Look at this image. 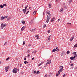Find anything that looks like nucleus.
Returning <instances> with one entry per match:
<instances>
[{
    "mask_svg": "<svg viewBox=\"0 0 77 77\" xmlns=\"http://www.w3.org/2000/svg\"><path fill=\"white\" fill-rule=\"evenodd\" d=\"M73 54H74V55H76L77 54V52H74L73 53H72Z\"/></svg>",
    "mask_w": 77,
    "mask_h": 77,
    "instance_id": "14",
    "label": "nucleus"
},
{
    "mask_svg": "<svg viewBox=\"0 0 77 77\" xmlns=\"http://www.w3.org/2000/svg\"><path fill=\"white\" fill-rule=\"evenodd\" d=\"M57 74H60V71H58Z\"/></svg>",
    "mask_w": 77,
    "mask_h": 77,
    "instance_id": "35",
    "label": "nucleus"
},
{
    "mask_svg": "<svg viewBox=\"0 0 77 77\" xmlns=\"http://www.w3.org/2000/svg\"><path fill=\"white\" fill-rule=\"evenodd\" d=\"M52 52H55L56 51V49H54L52 51Z\"/></svg>",
    "mask_w": 77,
    "mask_h": 77,
    "instance_id": "22",
    "label": "nucleus"
},
{
    "mask_svg": "<svg viewBox=\"0 0 77 77\" xmlns=\"http://www.w3.org/2000/svg\"><path fill=\"white\" fill-rule=\"evenodd\" d=\"M30 31L31 32H32V31H33V32H34V31H35V29H32Z\"/></svg>",
    "mask_w": 77,
    "mask_h": 77,
    "instance_id": "28",
    "label": "nucleus"
},
{
    "mask_svg": "<svg viewBox=\"0 0 77 77\" xmlns=\"http://www.w3.org/2000/svg\"><path fill=\"white\" fill-rule=\"evenodd\" d=\"M35 59V57H34L33 58H32V60H34V59Z\"/></svg>",
    "mask_w": 77,
    "mask_h": 77,
    "instance_id": "43",
    "label": "nucleus"
},
{
    "mask_svg": "<svg viewBox=\"0 0 77 77\" xmlns=\"http://www.w3.org/2000/svg\"><path fill=\"white\" fill-rule=\"evenodd\" d=\"M63 6H66V5H65V3H63Z\"/></svg>",
    "mask_w": 77,
    "mask_h": 77,
    "instance_id": "32",
    "label": "nucleus"
},
{
    "mask_svg": "<svg viewBox=\"0 0 77 77\" xmlns=\"http://www.w3.org/2000/svg\"><path fill=\"white\" fill-rule=\"evenodd\" d=\"M39 71H37V74H39Z\"/></svg>",
    "mask_w": 77,
    "mask_h": 77,
    "instance_id": "44",
    "label": "nucleus"
},
{
    "mask_svg": "<svg viewBox=\"0 0 77 77\" xmlns=\"http://www.w3.org/2000/svg\"><path fill=\"white\" fill-rule=\"evenodd\" d=\"M5 26H6V25L5 24L3 26L4 27H5Z\"/></svg>",
    "mask_w": 77,
    "mask_h": 77,
    "instance_id": "46",
    "label": "nucleus"
},
{
    "mask_svg": "<svg viewBox=\"0 0 77 77\" xmlns=\"http://www.w3.org/2000/svg\"><path fill=\"white\" fill-rule=\"evenodd\" d=\"M63 69V67L62 66H60V69H62H62Z\"/></svg>",
    "mask_w": 77,
    "mask_h": 77,
    "instance_id": "5",
    "label": "nucleus"
},
{
    "mask_svg": "<svg viewBox=\"0 0 77 77\" xmlns=\"http://www.w3.org/2000/svg\"><path fill=\"white\" fill-rule=\"evenodd\" d=\"M48 63H46V66H47V65H48Z\"/></svg>",
    "mask_w": 77,
    "mask_h": 77,
    "instance_id": "60",
    "label": "nucleus"
},
{
    "mask_svg": "<svg viewBox=\"0 0 77 77\" xmlns=\"http://www.w3.org/2000/svg\"><path fill=\"white\" fill-rule=\"evenodd\" d=\"M17 68H14L13 70V73H17V70H17Z\"/></svg>",
    "mask_w": 77,
    "mask_h": 77,
    "instance_id": "2",
    "label": "nucleus"
},
{
    "mask_svg": "<svg viewBox=\"0 0 77 77\" xmlns=\"http://www.w3.org/2000/svg\"><path fill=\"white\" fill-rule=\"evenodd\" d=\"M43 63H44V62H42L40 64H41V65L42 64H43Z\"/></svg>",
    "mask_w": 77,
    "mask_h": 77,
    "instance_id": "61",
    "label": "nucleus"
},
{
    "mask_svg": "<svg viewBox=\"0 0 77 77\" xmlns=\"http://www.w3.org/2000/svg\"><path fill=\"white\" fill-rule=\"evenodd\" d=\"M25 44V42L24 41L23 42V45H24Z\"/></svg>",
    "mask_w": 77,
    "mask_h": 77,
    "instance_id": "36",
    "label": "nucleus"
},
{
    "mask_svg": "<svg viewBox=\"0 0 77 77\" xmlns=\"http://www.w3.org/2000/svg\"><path fill=\"white\" fill-rule=\"evenodd\" d=\"M54 21V18H53L51 20V22H53Z\"/></svg>",
    "mask_w": 77,
    "mask_h": 77,
    "instance_id": "12",
    "label": "nucleus"
},
{
    "mask_svg": "<svg viewBox=\"0 0 77 77\" xmlns=\"http://www.w3.org/2000/svg\"><path fill=\"white\" fill-rule=\"evenodd\" d=\"M21 22H22V23H23V24H25V21H24V20H22L21 21Z\"/></svg>",
    "mask_w": 77,
    "mask_h": 77,
    "instance_id": "18",
    "label": "nucleus"
},
{
    "mask_svg": "<svg viewBox=\"0 0 77 77\" xmlns=\"http://www.w3.org/2000/svg\"><path fill=\"white\" fill-rule=\"evenodd\" d=\"M1 20H4V17L2 16L1 17Z\"/></svg>",
    "mask_w": 77,
    "mask_h": 77,
    "instance_id": "24",
    "label": "nucleus"
},
{
    "mask_svg": "<svg viewBox=\"0 0 77 77\" xmlns=\"http://www.w3.org/2000/svg\"><path fill=\"white\" fill-rule=\"evenodd\" d=\"M27 7H28V5L26 6V7H25V9H23V11H24L25 10H26V9H27Z\"/></svg>",
    "mask_w": 77,
    "mask_h": 77,
    "instance_id": "9",
    "label": "nucleus"
},
{
    "mask_svg": "<svg viewBox=\"0 0 77 77\" xmlns=\"http://www.w3.org/2000/svg\"><path fill=\"white\" fill-rule=\"evenodd\" d=\"M74 36H72V38H71L70 40V41H72V40H73L74 39Z\"/></svg>",
    "mask_w": 77,
    "mask_h": 77,
    "instance_id": "10",
    "label": "nucleus"
},
{
    "mask_svg": "<svg viewBox=\"0 0 77 77\" xmlns=\"http://www.w3.org/2000/svg\"><path fill=\"white\" fill-rule=\"evenodd\" d=\"M59 74H56V76H59Z\"/></svg>",
    "mask_w": 77,
    "mask_h": 77,
    "instance_id": "55",
    "label": "nucleus"
},
{
    "mask_svg": "<svg viewBox=\"0 0 77 77\" xmlns=\"http://www.w3.org/2000/svg\"><path fill=\"white\" fill-rule=\"evenodd\" d=\"M7 43V42H5L4 44V45H5V44H6Z\"/></svg>",
    "mask_w": 77,
    "mask_h": 77,
    "instance_id": "59",
    "label": "nucleus"
},
{
    "mask_svg": "<svg viewBox=\"0 0 77 77\" xmlns=\"http://www.w3.org/2000/svg\"><path fill=\"white\" fill-rule=\"evenodd\" d=\"M5 19H6V18H8V16H5Z\"/></svg>",
    "mask_w": 77,
    "mask_h": 77,
    "instance_id": "48",
    "label": "nucleus"
},
{
    "mask_svg": "<svg viewBox=\"0 0 77 77\" xmlns=\"http://www.w3.org/2000/svg\"><path fill=\"white\" fill-rule=\"evenodd\" d=\"M26 28V26H24L23 27H22V28L21 29L22 31H23L24 30V29Z\"/></svg>",
    "mask_w": 77,
    "mask_h": 77,
    "instance_id": "6",
    "label": "nucleus"
},
{
    "mask_svg": "<svg viewBox=\"0 0 77 77\" xmlns=\"http://www.w3.org/2000/svg\"><path fill=\"white\" fill-rule=\"evenodd\" d=\"M7 6V5L6 4H4L3 5H2V6H3V7H4V6Z\"/></svg>",
    "mask_w": 77,
    "mask_h": 77,
    "instance_id": "21",
    "label": "nucleus"
},
{
    "mask_svg": "<svg viewBox=\"0 0 77 77\" xmlns=\"http://www.w3.org/2000/svg\"><path fill=\"white\" fill-rule=\"evenodd\" d=\"M47 74H46V75L45 76V77H47Z\"/></svg>",
    "mask_w": 77,
    "mask_h": 77,
    "instance_id": "56",
    "label": "nucleus"
},
{
    "mask_svg": "<svg viewBox=\"0 0 77 77\" xmlns=\"http://www.w3.org/2000/svg\"><path fill=\"white\" fill-rule=\"evenodd\" d=\"M25 65H26V63H29V62H27V61L26 60V61H24Z\"/></svg>",
    "mask_w": 77,
    "mask_h": 77,
    "instance_id": "15",
    "label": "nucleus"
},
{
    "mask_svg": "<svg viewBox=\"0 0 77 77\" xmlns=\"http://www.w3.org/2000/svg\"><path fill=\"white\" fill-rule=\"evenodd\" d=\"M22 11H25V12H26V11H27V9H26L25 10L23 11V9Z\"/></svg>",
    "mask_w": 77,
    "mask_h": 77,
    "instance_id": "41",
    "label": "nucleus"
},
{
    "mask_svg": "<svg viewBox=\"0 0 77 77\" xmlns=\"http://www.w3.org/2000/svg\"><path fill=\"white\" fill-rule=\"evenodd\" d=\"M0 8H3V5H0Z\"/></svg>",
    "mask_w": 77,
    "mask_h": 77,
    "instance_id": "29",
    "label": "nucleus"
},
{
    "mask_svg": "<svg viewBox=\"0 0 77 77\" xmlns=\"http://www.w3.org/2000/svg\"><path fill=\"white\" fill-rule=\"evenodd\" d=\"M22 65V64H21V63L20 64V67H21V66Z\"/></svg>",
    "mask_w": 77,
    "mask_h": 77,
    "instance_id": "50",
    "label": "nucleus"
},
{
    "mask_svg": "<svg viewBox=\"0 0 77 77\" xmlns=\"http://www.w3.org/2000/svg\"><path fill=\"white\" fill-rule=\"evenodd\" d=\"M36 37H37V39H39V35H36Z\"/></svg>",
    "mask_w": 77,
    "mask_h": 77,
    "instance_id": "20",
    "label": "nucleus"
},
{
    "mask_svg": "<svg viewBox=\"0 0 77 77\" xmlns=\"http://www.w3.org/2000/svg\"><path fill=\"white\" fill-rule=\"evenodd\" d=\"M63 55H65V52L64 51L61 54V56H63Z\"/></svg>",
    "mask_w": 77,
    "mask_h": 77,
    "instance_id": "13",
    "label": "nucleus"
},
{
    "mask_svg": "<svg viewBox=\"0 0 77 77\" xmlns=\"http://www.w3.org/2000/svg\"><path fill=\"white\" fill-rule=\"evenodd\" d=\"M24 60H26V58H25Z\"/></svg>",
    "mask_w": 77,
    "mask_h": 77,
    "instance_id": "64",
    "label": "nucleus"
},
{
    "mask_svg": "<svg viewBox=\"0 0 77 77\" xmlns=\"http://www.w3.org/2000/svg\"><path fill=\"white\" fill-rule=\"evenodd\" d=\"M23 11L24 12V14H25V12H26V11Z\"/></svg>",
    "mask_w": 77,
    "mask_h": 77,
    "instance_id": "62",
    "label": "nucleus"
},
{
    "mask_svg": "<svg viewBox=\"0 0 77 77\" xmlns=\"http://www.w3.org/2000/svg\"><path fill=\"white\" fill-rule=\"evenodd\" d=\"M35 14H36V11H34L33 13V15H35Z\"/></svg>",
    "mask_w": 77,
    "mask_h": 77,
    "instance_id": "23",
    "label": "nucleus"
},
{
    "mask_svg": "<svg viewBox=\"0 0 77 77\" xmlns=\"http://www.w3.org/2000/svg\"><path fill=\"white\" fill-rule=\"evenodd\" d=\"M55 49H56V51H57V52L59 51V48H58V47H57Z\"/></svg>",
    "mask_w": 77,
    "mask_h": 77,
    "instance_id": "11",
    "label": "nucleus"
},
{
    "mask_svg": "<svg viewBox=\"0 0 77 77\" xmlns=\"http://www.w3.org/2000/svg\"><path fill=\"white\" fill-rule=\"evenodd\" d=\"M11 17H9L8 18H7V21H9L11 20Z\"/></svg>",
    "mask_w": 77,
    "mask_h": 77,
    "instance_id": "7",
    "label": "nucleus"
},
{
    "mask_svg": "<svg viewBox=\"0 0 77 77\" xmlns=\"http://www.w3.org/2000/svg\"><path fill=\"white\" fill-rule=\"evenodd\" d=\"M35 53H36V51H34Z\"/></svg>",
    "mask_w": 77,
    "mask_h": 77,
    "instance_id": "63",
    "label": "nucleus"
},
{
    "mask_svg": "<svg viewBox=\"0 0 77 77\" xmlns=\"http://www.w3.org/2000/svg\"><path fill=\"white\" fill-rule=\"evenodd\" d=\"M72 2V0H70L69 1V3L70 4V3Z\"/></svg>",
    "mask_w": 77,
    "mask_h": 77,
    "instance_id": "30",
    "label": "nucleus"
},
{
    "mask_svg": "<svg viewBox=\"0 0 77 77\" xmlns=\"http://www.w3.org/2000/svg\"><path fill=\"white\" fill-rule=\"evenodd\" d=\"M31 46V45H29L28 46V47H30Z\"/></svg>",
    "mask_w": 77,
    "mask_h": 77,
    "instance_id": "57",
    "label": "nucleus"
},
{
    "mask_svg": "<svg viewBox=\"0 0 77 77\" xmlns=\"http://www.w3.org/2000/svg\"><path fill=\"white\" fill-rule=\"evenodd\" d=\"M9 59V58L8 57V58H7L6 59V60H8Z\"/></svg>",
    "mask_w": 77,
    "mask_h": 77,
    "instance_id": "34",
    "label": "nucleus"
},
{
    "mask_svg": "<svg viewBox=\"0 0 77 77\" xmlns=\"http://www.w3.org/2000/svg\"><path fill=\"white\" fill-rule=\"evenodd\" d=\"M45 11H44L43 13V15H45Z\"/></svg>",
    "mask_w": 77,
    "mask_h": 77,
    "instance_id": "52",
    "label": "nucleus"
},
{
    "mask_svg": "<svg viewBox=\"0 0 77 77\" xmlns=\"http://www.w3.org/2000/svg\"><path fill=\"white\" fill-rule=\"evenodd\" d=\"M74 47H77V43L76 44H75L74 45V47H73V48H74Z\"/></svg>",
    "mask_w": 77,
    "mask_h": 77,
    "instance_id": "26",
    "label": "nucleus"
},
{
    "mask_svg": "<svg viewBox=\"0 0 77 77\" xmlns=\"http://www.w3.org/2000/svg\"><path fill=\"white\" fill-rule=\"evenodd\" d=\"M37 72L36 71H35L34 72V74H37Z\"/></svg>",
    "mask_w": 77,
    "mask_h": 77,
    "instance_id": "39",
    "label": "nucleus"
},
{
    "mask_svg": "<svg viewBox=\"0 0 77 77\" xmlns=\"http://www.w3.org/2000/svg\"><path fill=\"white\" fill-rule=\"evenodd\" d=\"M30 54H28V56H27V57H30Z\"/></svg>",
    "mask_w": 77,
    "mask_h": 77,
    "instance_id": "40",
    "label": "nucleus"
},
{
    "mask_svg": "<svg viewBox=\"0 0 77 77\" xmlns=\"http://www.w3.org/2000/svg\"><path fill=\"white\" fill-rule=\"evenodd\" d=\"M76 57V56H75V55L74 57H73L74 58V59H75V57Z\"/></svg>",
    "mask_w": 77,
    "mask_h": 77,
    "instance_id": "49",
    "label": "nucleus"
},
{
    "mask_svg": "<svg viewBox=\"0 0 77 77\" xmlns=\"http://www.w3.org/2000/svg\"><path fill=\"white\" fill-rule=\"evenodd\" d=\"M9 66H6L5 67V69L6 72H8V69H9Z\"/></svg>",
    "mask_w": 77,
    "mask_h": 77,
    "instance_id": "3",
    "label": "nucleus"
},
{
    "mask_svg": "<svg viewBox=\"0 0 77 77\" xmlns=\"http://www.w3.org/2000/svg\"><path fill=\"white\" fill-rule=\"evenodd\" d=\"M33 23V20H32L31 21L29 22L30 24H32Z\"/></svg>",
    "mask_w": 77,
    "mask_h": 77,
    "instance_id": "8",
    "label": "nucleus"
},
{
    "mask_svg": "<svg viewBox=\"0 0 77 77\" xmlns=\"http://www.w3.org/2000/svg\"><path fill=\"white\" fill-rule=\"evenodd\" d=\"M75 69H77V66H76L75 68Z\"/></svg>",
    "mask_w": 77,
    "mask_h": 77,
    "instance_id": "53",
    "label": "nucleus"
},
{
    "mask_svg": "<svg viewBox=\"0 0 77 77\" xmlns=\"http://www.w3.org/2000/svg\"><path fill=\"white\" fill-rule=\"evenodd\" d=\"M46 14H48L47 16V19L46 20V23H48V21L51 18V14H50V11H47L46 12Z\"/></svg>",
    "mask_w": 77,
    "mask_h": 77,
    "instance_id": "1",
    "label": "nucleus"
},
{
    "mask_svg": "<svg viewBox=\"0 0 77 77\" xmlns=\"http://www.w3.org/2000/svg\"><path fill=\"white\" fill-rule=\"evenodd\" d=\"M41 64L40 63V64L38 65V66H41Z\"/></svg>",
    "mask_w": 77,
    "mask_h": 77,
    "instance_id": "45",
    "label": "nucleus"
},
{
    "mask_svg": "<svg viewBox=\"0 0 77 77\" xmlns=\"http://www.w3.org/2000/svg\"><path fill=\"white\" fill-rule=\"evenodd\" d=\"M74 59L73 57H70V59H71V60H73Z\"/></svg>",
    "mask_w": 77,
    "mask_h": 77,
    "instance_id": "19",
    "label": "nucleus"
},
{
    "mask_svg": "<svg viewBox=\"0 0 77 77\" xmlns=\"http://www.w3.org/2000/svg\"><path fill=\"white\" fill-rule=\"evenodd\" d=\"M49 7L50 8H51V5L50 4H49Z\"/></svg>",
    "mask_w": 77,
    "mask_h": 77,
    "instance_id": "38",
    "label": "nucleus"
},
{
    "mask_svg": "<svg viewBox=\"0 0 77 77\" xmlns=\"http://www.w3.org/2000/svg\"><path fill=\"white\" fill-rule=\"evenodd\" d=\"M50 36H49V37H48V40H50Z\"/></svg>",
    "mask_w": 77,
    "mask_h": 77,
    "instance_id": "42",
    "label": "nucleus"
},
{
    "mask_svg": "<svg viewBox=\"0 0 77 77\" xmlns=\"http://www.w3.org/2000/svg\"><path fill=\"white\" fill-rule=\"evenodd\" d=\"M65 76V74H64L63 75V77H64Z\"/></svg>",
    "mask_w": 77,
    "mask_h": 77,
    "instance_id": "51",
    "label": "nucleus"
},
{
    "mask_svg": "<svg viewBox=\"0 0 77 77\" xmlns=\"http://www.w3.org/2000/svg\"><path fill=\"white\" fill-rule=\"evenodd\" d=\"M21 51L23 50V48H21Z\"/></svg>",
    "mask_w": 77,
    "mask_h": 77,
    "instance_id": "58",
    "label": "nucleus"
},
{
    "mask_svg": "<svg viewBox=\"0 0 77 77\" xmlns=\"http://www.w3.org/2000/svg\"><path fill=\"white\" fill-rule=\"evenodd\" d=\"M67 24H69V25H71V23H67Z\"/></svg>",
    "mask_w": 77,
    "mask_h": 77,
    "instance_id": "37",
    "label": "nucleus"
},
{
    "mask_svg": "<svg viewBox=\"0 0 77 77\" xmlns=\"http://www.w3.org/2000/svg\"><path fill=\"white\" fill-rule=\"evenodd\" d=\"M67 54H69V51H67Z\"/></svg>",
    "mask_w": 77,
    "mask_h": 77,
    "instance_id": "27",
    "label": "nucleus"
},
{
    "mask_svg": "<svg viewBox=\"0 0 77 77\" xmlns=\"http://www.w3.org/2000/svg\"><path fill=\"white\" fill-rule=\"evenodd\" d=\"M29 11H28L26 13V14H28V13H29Z\"/></svg>",
    "mask_w": 77,
    "mask_h": 77,
    "instance_id": "47",
    "label": "nucleus"
},
{
    "mask_svg": "<svg viewBox=\"0 0 77 77\" xmlns=\"http://www.w3.org/2000/svg\"><path fill=\"white\" fill-rule=\"evenodd\" d=\"M63 11V9L62 8L60 10V12H62Z\"/></svg>",
    "mask_w": 77,
    "mask_h": 77,
    "instance_id": "16",
    "label": "nucleus"
},
{
    "mask_svg": "<svg viewBox=\"0 0 77 77\" xmlns=\"http://www.w3.org/2000/svg\"><path fill=\"white\" fill-rule=\"evenodd\" d=\"M46 27V25L44 24L43 26V28H45Z\"/></svg>",
    "mask_w": 77,
    "mask_h": 77,
    "instance_id": "33",
    "label": "nucleus"
},
{
    "mask_svg": "<svg viewBox=\"0 0 77 77\" xmlns=\"http://www.w3.org/2000/svg\"><path fill=\"white\" fill-rule=\"evenodd\" d=\"M70 66H73V64L72 63L71 64H70Z\"/></svg>",
    "mask_w": 77,
    "mask_h": 77,
    "instance_id": "54",
    "label": "nucleus"
},
{
    "mask_svg": "<svg viewBox=\"0 0 77 77\" xmlns=\"http://www.w3.org/2000/svg\"><path fill=\"white\" fill-rule=\"evenodd\" d=\"M59 71H60V72H61L63 71V69L62 70L61 69H60L59 70Z\"/></svg>",
    "mask_w": 77,
    "mask_h": 77,
    "instance_id": "25",
    "label": "nucleus"
},
{
    "mask_svg": "<svg viewBox=\"0 0 77 77\" xmlns=\"http://www.w3.org/2000/svg\"><path fill=\"white\" fill-rule=\"evenodd\" d=\"M47 63H48V64L51 63V60H50Z\"/></svg>",
    "mask_w": 77,
    "mask_h": 77,
    "instance_id": "17",
    "label": "nucleus"
},
{
    "mask_svg": "<svg viewBox=\"0 0 77 77\" xmlns=\"http://www.w3.org/2000/svg\"><path fill=\"white\" fill-rule=\"evenodd\" d=\"M64 7V8L65 9H66V5H65L64 6H63Z\"/></svg>",
    "mask_w": 77,
    "mask_h": 77,
    "instance_id": "31",
    "label": "nucleus"
},
{
    "mask_svg": "<svg viewBox=\"0 0 77 77\" xmlns=\"http://www.w3.org/2000/svg\"><path fill=\"white\" fill-rule=\"evenodd\" d=\"M3 23H2V24L1 25V29H3Z\"/></svg>",
    "mask_w": 77,
    "mask_h": 77,
    "instance_id": "4",
    "label": "nucleus"
}]
</instances>
